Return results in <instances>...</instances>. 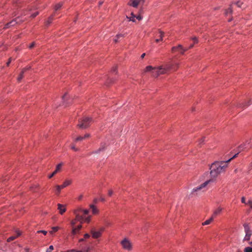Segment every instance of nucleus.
Wrapping results in <instances>:
<instances>
[{
	"label": "nucleus",
	"instance_id": "obj_1",
	"mask_svg": "<svg viewBox=\"0 0 252 252\" xmlns=\"http://www.w3.org/2000/svg\"><path fill=\"white\" fill-rule=\"evenodd\" d=\"M179 67V63H176L175 64L172 63H167L164 66H159L153 67L152 66L149 65L146 67L144 69L145 72H151V75L154 77H158L160 75L166 74L168 71L174 69L176 70Z\"/></svg>",
	"mask_w": 252,
	"mask_h": 252
},
{
	"label": "nucleus",
	"instance_id": "obj_2",
	"mask_svg": "<svg viewBox=\"0 0 252 252\" xmlns=\"http://www.w3.org/2000/svg\"><path fill=\"white\" fill-rule=\"evenodd\" d=\"M238 155V153L226 161H217L213 163L211 166V175L213 177H216L221 173L224 172L228 166V163L236 158Z\"/></svg>",
	"mask_w": 252,
	"mask_h": 252
},
{
	"label": "nucleus",
	"instance_id": "obj_3",
	"mask_svg": "<svg viewBox=\"0 0 252 252\" xmlns=\"http://www.w3.org/2000/svg\"><path fill=\"white\" fill-rule=\"evenodd\" d=\"M93 120L90 117H83L79 120L77 126L81 129H86L90 126Z\"/></svg>",
	"mask_w": 252,
	"mask_h": 252
},
{
	"label": "nucleus",
	"instance_id": "obj_4",
	"mask_svg": "<svg viewBox=\"0 0 252 252\" xmlns=\"http://www.w3.org/2000/svg\"><path fill=\"white\" fill-rule=\"evenodd\" d=\"M82 211L81 208H78L73 211V213L75 215V218L72 220L70 223L72 227H74V225L77 221H79L81 223L83 222L84 217L80 215V212Z\"/></svg>",
	"mask_w": 252,
	"mask_h": 252
},
{
	"label": "nucleus",
	"instance_id": "obj_5",
	"mask_svg": "<svg viewBox=\"0 0 252 252\" xmlns=\"http://www.w3.org/2000/svg\"><path fill=\"white\" fill-rule=\"evenodd\" d=\"M244 227V231L245 232V236L244 238V241H248L250 240L251 237L252 235V230L251 229L250 227L247 223H245L243 225Z\"/></svg>",
	"mask_w": 252,
	"mask_h": 252
},
{
	"label": "nucleus",
	"instance_id": "obj_6",
	"mask_svg": "<svg viewBox=\"0 0 252 252\" xmlns=\"http://www.w3.org/2000/svg\"><path fill=\"white\" fill-rule=\"evenodd\" d=\"M121 244L123 248L127 251H130L132 249L131 244L127 239H124L122 242Z\"/></svg>",
	"mask_w": 252,
	"mask_h": 252
},
{
	"label": "nucleus",
	"instance_id": "obj_7",
	"mask_svg": "<svg viewBox=\"0 0 252 252\" xmlns=\"http://www.w3.org/2000/svg\"><path fill=\"white\" fill-rule=\"evenodd\" d=\"M180 51L181 54L183 55L185 52L188 50V48H184L181 44H179L177 46H174L172 48L171 51L172 52H175L176 51Z\"/></svg>",
	"mask_w": 252,
	"mask_h": 252
},
{
	"label": "nucleus",
	"instance_id": "obj_8",
	"mask_svg": "<svg viewBox=\"0 0 252 252\" xmlns=\"http://www.w3.org/2000/svg\"><path fill=\"white\" fill-rule=\"evenodd\" d=\"M18 19H19V18H15V19L12 20L10 22H9L8 23H7L6 24H5L3 28L4 29H8V28H10L11 26H15L16 24L18 23V22H19L18 21Z\"/></svg>",
	"mask_w": 252,
	"mask_h": 252
},
{
	"label": "nucleus",
	"instance_id": "obj_9",
	"mask_svg": "<svg viewBox=\"0 0 252 252\" xmlns=\"http://www.w3.org/2000/svg\"><path fill=\"white\" fill-rule=\"evenodd\" d=\"M91 233L92 235V237L94 239H97L101 237V234L98 231H95L94 229H92Z\"/></svg>",
	"mask_w": 252,
	"mask_h": 252
},
{
	"label": "nucleus",
	"instance_id": "obj_10",
	"mask_svg": "<svg viewBox=\"0 0 252 252\" xmlns=\"http://www.w3.org/2000/svg\"><path fill=\"white\" fill-rule=\"evenodd\" d=\"M214 182L213 179H209L208 180L206 181L203 183L201 184L200 186H199V188L200 189V190H202L203 189L206 187V186L210 184V183H212Z\"/></svg>",
	"mask_w": 252,
	"mask_h": 252
},
{
	"label": "nucleus",
	"instance_id": "obj_11",
	"mask_svg": "<svg viewBox=\"0 0 252 252\" xmlns=\"http://www.w3.org/2000/svg\"><path fill=\"white\" fill-rule=\"evenodd\" d=\"M82 226L81 224L78 225L77 227H72L71 233L72 235H75L78 233L80 229L82 228Z\"/></svg>",
	"mask_w": 252,
	"mask_h": 252
},
{
	"label": "nucleus",
	"instance_id": "obj_12",
	"mask_svg": "<svg viewBox=\"0 0 252 252\" xmlns=\"http://www.w3.org/2000/svg\"><path fill=\"white\" fill-rule=\"evenodd\" d=\"M58 209L60 211V213L61 215H63L66 211L65 206L61 204H58Z\"/></svg>",
	"mask_w": 252,
	"mask_h": 252
},
{
	"label": "nucleus",
	"instance_id": "obj_13",
	"mask_svg": "<svg viewBox=\"0 0 252 252\" xmlns=\"http://www.w3.org/2000/svg\"><path fill=\"white\" fill-rule=\"evenodd\" d=\"M72 180L71 179H66L61 186L62 187H63V189L70 185L72 184Z\"/></svg>",
	"mask_w": 252,
	"mask_h": 252
},
{
	"label": "nucleus",
	"instance_id": "obj_14",
	"mask_svg": "<svg viewBox=\"0 0 252 252\" xmlns=\"http://www.w3.org/2000/svg\"><path fill=\"white\" fill-rule=\"evenodd\" d=\"M142 2L144 3V0H133L131 3L130 4V5L134 7H136L140 3Z\"/></svg>",
	"mask_w": 252,
	"mask_h": 252
},
{
	"label": "nucleus",
	"instance_id": "obj_15",
	"mask_svg": "<svg viewBox=\"0 0 252 252\" xmlns=\"http://www.w3.org/2000/svg\"><path fill=\"white\" fill-rule=\"evenodd\" d=\"M131 16H126V18L128 20V21H132L133 22H135V15L134 14L133 12H131L130 14Z\"/></svg>",
	"mask_w": 252,
	"mask_h": 252
},
{
	"label": "nucleus",
	"instance_id": "obj_16",
	"mask_svg": "<svg viewBox=\"0 0 252 252\" xmlns=\"http://www.w3.org/2000/svg\"><path fill=\"white\" fill-rule=\"evenodd\" d=\"M222 210V209L221 207H218L217 209H216L214 211L213 214L212 215V216H213V218H214L217 215L220 214L221 213Z\"/></svg>",
	"mask_w": 252,
	"mask_h": 252
},
{
	"label": "nucleus",
	"instance_id": "obj_17",
	"mask_svg": "<svg viewBox=\"0 0 252 252\" xmlns=\"http://www.w3.org/2000/svg\"><path fill=\"white\" fill-rule=\"evenodd\" d=\"M90 207L92 210L93 214L94 215L97 214L98 213V210L96 208V207L93 204H91L90 205Z\"/></svg>",
	"mask_w": 252,
	"mask_h": 252
},
{
	"label": "nucleus",
	"instance_id": "obj_18",
	"mask_svg": "<svg viewBox=\"0 0 252 252\" xmlns=\"http://www.w3.org/2000/svg\"><path fill=\"white\" fill-rule=\"evenodd\" d=\"M63 187L61 185H57L55 187V191L56 194L59 195L61 191V189H63Z\"/></svg>",
	"mask_w": 252,
	"mask_h": 252
},
{
	"label": "nucleus",
	"instance_id": "obj_19",
	"mask_svg": "<svg viewBox=\"0 0 252 252\" xmlns=\"http://www.w3.org/2000/svg\"><path fill=\"white\" fill-rule=\"evenodd\" d=\"M201 190H200V189L199 188V187H197L195 188H194L192 191H191V195H194V194H196L197 195V192Z\"/></svg>",
	"mask_w": 252,
	"mask_h": 252
},
{
	"label": "nucleus",
	"instance_id": "obj_20",
	"mask_svg": "<svg viewBox=\"0 0 252 252\" xmlns=\"http://www.w3.org/2000/svg\"><path fill=\"white\" fill-rule=\"evenodd\" d=\"M214 220L213 216H212L209 219L205 220L204 222L202 223L203 225L209 224Z\"/></svg>",
	"mask_w": 252,
	"mask_h": 252
},
{
	"label": "nucleus",
	"instance_id": "obj_21",
	"mask_svg": "<svg viewBox=\"0 0 252 252\" xmlns=\"http://www.w3.org/2000/svg\"><path fill=\"white\" fill-rule=\"evenodd\" d=\"M62 6H63V3L62 2H59V3H57V4H56L55 5V7H54V10H55V11H57L58 10H59L62 7Z\"/></svg>",
	"mask_w": 252,
	"mask_h": 252
},
{
	"label": "nucleus",
	"instance_id": "obj_22",
	"mask_svg": "<svg viewBox=\"0 0 252 252\" xmlns=\"http://www.w3.org/2000/svg\"><path fill=\"white\" fill-rule=\"evenodd\" d=\"M54 16V15L53 14L49 17L48 19L46 22V25L47 26L49 25L52 22V21L53 20Z\"/></svg>",
	"mask_w": 252,
	"mask_h": 252
},
{
	"label": "nucleus",
	"instance_id": "obj_23",
	"mask_svg": "<svg viewBox=\"0 0 252 252\" xmlns=\"http://www.w3.org/2000/svg\"><path fill=\"white\" fill-rule=\"evenodd\" d=\"M159 32L160 33V35H159L160 39H157L156 40V42H158L159 41H162V40H163V37L164 34V32H163L162 31H160Z\"/></svg>",
	"mask_w": 252,
	"mask_h": 252
},
{
	"label": "nucleus",
	"instance_id": "obj_24",
	"mask_svg": "<svg viewBox=\"0 0 252 252\" xmlns=\"http://www.w3.org/2000/svg\"><path fill=\"white\" fill-rule=\"evenodd\" d=\"M105 148V147L104 146H102L98 150L93 152L92 154H98L100 152L103 151L104 150Z\"/></svg>",
	"mask_w": 252,
	"mask_h": 252
},
{
	"label": "nucleus",
	"instance_id": "obj_25",
	"mask_svg": "<svg viewBox=\"0 0 252 252\" xmlns=\"http://www.w3.org/2000/svg\"><path fill=\"white\" fill-rule=\"evenodd\" d=\"M63 165V163L62 162L58 164L57 166H56V169L55 171H56L57 173L58 172H59L61 169V168L62 167V166Z\"/></svg>",
	"mask_w": 252,
	"mask_h": 252
},
{
	"label": "nucleus",
	"instance_id": "obj_26",
	"mask_svg": "<svg viewBox=\"0 0 252 252\" xmlns=\"http://www.w3.org/2000/svg\"><path fill=\"white\" fill-rule=\"evenodd\" d=\"M124 37V35L122 34H118L116 35L115 38L114 39V41L115 43H117L118 42V39L120 37Z\"/></svg>",
	"mask_w": 252,
	"mask_h": 252
},
{
	"label": "nucleus",
	"instance_id": "obj_27",
	"mask_svg": "<svg viewBox=\"0 0 252 252\" xmlns=\"http://www.w3.org/2000/svg\"><path fill=\"white\" fill-rule=\"evenodd\" d=\"M24 72L23 71H21L20 74H19V76L17 78V81L18 82H20L21 81V80L23 79V78L24 77Z\"/></svg>",
	"mask_w": 252,
	"mask_h": 252
},
{
	"label": "nucleus",
	"instance_id": "obj_28",
	"mask_svg": "<svg viewBox=\"0 0 252 252\" xmlns=\"http://www.w3.org/2000/svg\"><path fill=\"white\" fill-rule=\"evenodd\" d=\"M232 13V8L230 6L227 10H226L225 14L226 15H228L229 14H231Z\"/></svg>",
	"mask_w": 252,
	"mask_h": 252
},
{
	"label": "nucleus",
	"instance_id": "obj_29",
	"mask_svg": "<svg viewBox=\"0 0 252 252\" xmlns=\"http://www.w3.org/2000/svg\"><path fill=\"white\" fill-rule=\"evenodd\" d=\"M59 229L58 226H55L52 228V230L50 231V234H53L54 232H57Z\"/></svg>",
	"mask_w": 252,
	"mask_h": 252
},
{
	"label": "nucleus",
	"instance_id": "obj_30",
	"mask_svg": "<svg viewBox=\"0 0 252 252\" xmlns=\"http://www.w3.org/2000/svg\"><path fill=\"white\" fill-rule=\"evenodd\" d=\"M244 252H252V247H246L244 250Z\"/></svg>",
	"mask_w": 252,
	"mask_h": 252
},
{
	"label": "nucleus",
	"instance_id": "obj_31",
	"mask_svg": "<svg viewBox=\"0 0 252 252\" xmlns=\"http://www.w3.org/2000/svg\"><path fill=\"white\" fill-rule=\"evenodd\" d=\"M85 139V137H83V136H79L76 138L74 140L75 142L80 141H82L83 140Z\"/></svg>",
	"mask_w": 252,
	"mask_h": 252
},
{
	"label": "nucleus",
	"instance_id": "obj_32",
	"mask_svg": "<svg viewBox=\"0 0 252 252\" xmlns=\"http://www.w3.org/2000/svg\"><path fill=\"white\" fill-rule=\"evenodd\" d=\"M17 238V236H11L10 237H9L7 239V242H10L14 240H15V239Z\"/></svg>",
	"mask_w": 252,
	"mask_h": 252
},
{
	"label": "nucleus",
	"instance_id": "obj_33",
	"mask_svg": "<svg viewBox=\"0 0 252 252\" xmlns=\"http://www.w3.org/2000/svg\"><path fill=\"white\" fill-rule=\"evenodd\" d=\"M90 221H91V217L90 216H89L85 218H84L83 222H86L87 223H89Z\"/></svg>",
	"mask_w": 252,
	"mask_h": 252
},
{
	"label": "nucleus",
	"instance_id": "obj_34",
	"mask_svg": "<svg viewBox=\"0 0 252 252\" xmlns=\"http://www.w3.org/2000/svg\"><path fill=\"white\" fill-rule=\"evenodd\" d=\"M235 4L238 7H242V5L243 4V2L240 1H238L236 2Z\"/></svg>",
	"mask_w": 252,
	"mask_h": 252
},
{
	"label": "nucleus",
	"instance_id": "obj_35",
	"mask_svg": "<svg viewBox=\"0 0 252 252\" xmlns=\"http://www.w3.org/2000/svg\"><path fill=\"white\" fill-rule=\"evenodd\" d=\"M89 210H87V209H82V211L80 212V214L81 213H83V214L84 215H87L88 213H89Z\"/></svg>",
	"mask_w": 252,
	"mask_h": 252
},
{
	"label": "nucleus",
	"instance_id": "obj_36",
	"mask_svg": "<svg viewBox=\"0 0 252 252\" xmlns=\"http://www.w3.org/2000/svg\"><path fill=\"white\" fill-rule=\"evenodd\" d=\"M31 68V66H27L26 67L23 68L22 69V71L25 73L27 70H30Z\"/></svg>",
	"mask_w": 252,
	"mask_h": 252
},
{
	"label": "nucleus",
	"instance_id": "obj_37",
	"mask_svg": "<svg viewBox=\"0 0 252 252\" xmlns=\"http://www.w3.org/2000/svg\"><path fill=\"white\" fill-rule=\"evenodd\" d=\"M204 143V137H202L198 141V144L201 145Z\"/></svg>",
	"mask_w": 252,
	"mask_h": 252
},
{
	"label": "nucleus",
	"instance_id": "obj_38",
	"mask_svg": "<svg viewBox=\"0 0 252 252\" xmlns=\"http://www.w3.org/2000/svg\"><path fill=\"white\" fill-rule=\"evenodd\" d=\"M71 149H72L73 150H74V151H79V149L75 147V145L74 144H72L71 145Z\"/></svg>",
	"mask_w": 252,
	"mask_h": 252
},
{
	"label": "nucleus",
	"instance_id": "obj_39",
	"mask_svg": "<svg viewBox=\"0 0 252 252\" xmlns=\"http://www.w3.org/2000/svg\"><path fill=\"white\" fill-rule=\"evenodd\" d=\"M37 233H43L44 235H46L47 233V231H45V230H38L37 231Z\"/></svg>",
	"mask_w": 252,
	"mask_h": 252
},
{
	"label": "nucleus",
	"instance_id": "obj_40",
	"mask_svg": "<svg viewBox=\"0 0 252 252\" xmlns=\"http://www.w3.org/2000/svg\"><path fill=\"white\" fill-rule=\"evenodd\" d=\"M54 247L53 246H49V248L47 250L46 252H50L53 250Z\"/></svg>",
	"mask_w": 252,
	"mask_h": 252
},
{
	"label": "nucleus",
	"instance_id": "obj_41",
	"mask_svg": "<svg viewBox=\"0 0 252 252\" xmlns=\"http://www.w3.org/2000/svg\"><path fill=\"white\" fill-rule=\"evenodd\" d=\"M193 41H194V44H196V43H197L198 42V39L196 37H193L191 38Z\"/></svg>",
	"mask_w": 252,
	"mask_h": 252
},
{
	"label": "nucleus",
	"instance_id": "obj_42",
	"mask_svg": "<svg viewBox=\"0 0 252 252\" xmlns=\"http://www.w3.org/2000/svg\"><path fill=\"white\" fill-rule=\"evenodd\" d=\"M39 14L38 12H36L34 13H33L31 15V17H32V18H34L37 15H38Z\"/></svg>",
	"mask_w": 252,
	"mask_h": 252
},
{
	"label": "nucleus",
	"instance_id": "obj_43",
	"mask_svg": "<svg viewBox=\"0 0 252 252\" xmlns=\"http://www.w3.org/2000/svg\"><path fill=\"white\" fill-rule=\"evenodd\" d=\"M105 230V228L104 227H101L100 228L99 230H98L100 233L102 234L103 232Z\"/></svg>",
	"mask_w": 252,
	"mask_h": 252
},
{
	"label": "nucleus",
	"instance_id": "obj_44",
	"mask_svg": "<svg viewBox=\"0 0 252 252\" xmlns=\"http://www.w3.org/2000/svg\"><path fill=\"white\" fill-rule=\"evenodd\" d=\"M57 173V172L56 171H54L51 175L49 176V178H51Z\"/></svg>",
	"mask_w": 252,
	"mask_h": 252
},
{
	"label": "nucleus",
	"instance_id": "obj_45",
	"mask_svg": "<svg viewBox=\"0 0 252 252\" xmlns=\"http://www.w3.org/2000/svg\"><path fill=\"white\" fill-rule=\"evenodd\" d=\"M135 18H136L138 20L140 21L142 20V17L140 15H138L137 16L135 15Z\"/></svg>",
	"mask_w": 252,
	"mask_h": 252
},
{
	"label": "nucleus",
	"instance_id": "obj_46",
	"mask_svg": "<svg viewBox=\"0 0 252 252\" xmlns=\"http://www.w3.org/2000/svg\"><path fill=\"white\" fill-rule=\"evenodd\" d=\"M35 46V42H32L29 46V48L30 49L32 48Z\"/></svg>",
	"mask_w": 252,
	"mask_h": 252
},
{
	"label": "nucleus",
	"instance_id": "obj_47",
	"mask_svg": "<svg viewBox=\"0 0 252 252\" xmlns=\"http://www.w3.org/2000/svg\"><path fill=\"white\" fill-rule=\"evenodd\" d=\"M113 190H112V189H109V190H108V195H109V196H112V194H113Z\"/></svg>",
	"mask_w": 252,
	"mask_h": 252
},
{
	"label": "nucleus",
	"instance_id": "obj_48",
	"mask_svg": "<svg viewBox=\"0 0 252 252\" xmlns=\"http://www.w3.org/2000/svg\"><path fill=\"white\" fill-rule=\"evenodd\" d=\"M247 204H249L250 206V207L252 209V200H249L248 202L246 203Z\"/></svg>",
	"mask_w": 252,
	"mask_h": 252
},
{
	"label": "nucleus",
	"instance_id": "obj_49",
	"mask_svg": "<svg viewBox=\"0 0 252 252\" xmlns=\"http://www.w3.org/2000/svg\"><path fill=\"white\" fill-rule=\"evenodd\" d=\"M90 237V235L88 233H86V234H84V239H88Z\"/></svg>",
	"mask_w": 252,
	"mask_h": 252
},
{
	"label": "nucleus",
	"instance_id": "obj_50",
	"mask_svg": "<svg viewBox=\"0 0 252 252\" xmlns=\"http://www.w3.org/2000/svg\"><path fill=\"white\" fill-rule=\"evenodd\" d=\"M12 61V58H10L9 59H8V62L6 63V65L7 66H8L9 65V64Z\"/></svg>",
	"mask_w": 252,
	"mask_h": 252
},
{
	"label": "nucleus",
	"instance_id": "obj_51",
	"mask_svg": "<svg viewBox=\"0 0 252 252\" xmlns=\"http://www.w3.org/2000/svg\"><path fill=\"white\" fill-rule=\"evenodd\" d=\"M117 66H114V67L112 68V69H111V71H112V72H115V71H117Z\"/></svg>",
	"mask_w": 252,
	"mask_h": 252
},
{
	"label": "nucleus",
	"instance_id": "obj_52",
	"mask_svg": "<svg viewBox=\"0 0 252 252\" xmlns=\"http://www.w3.org/2000/svg\"><path fill=\"white\" fill-rule=\"evenodd\" d=\"M90 134L86 133L85 134V135L83 136V137H85V139H86V138H88L90 137Z\"/></svg>",
	"mask_w": 252,
	"mask_h": 252
},
{
	"label": "nucleus",
	"instance_id": "obj_53",
	"mask_svg": "<svg viewBox=\"0 0 252 252\" xmlns=\"http://www.w3.org/2000/svg\"><path fill=\"white\" fill-rule=\"evenodd\" d=\"M241 201L243 203H246L245 202V198L244 197H242V198H241Z\"/></svg>",
	"mask_w": 252,
	"mask_h": 252
},
{
	"label": "nucleus",
	"instance_id": "obj_54",
	"mask_svg": "<svg viewBox=\"0 0 252 252\" xmlns=\"http://www.w3.org/2000/svg\"><path fill=\"white\" fill-rule=\"evenodd\" d=\"M17 235L15 236H17V238L18 237L21 235V232L19 231H16Z\"/></svg>",
	"mask_w": 252,
	"mask_h": 252
},
{
	"label": "nucleus",
	"instance_id": "obj_55",
	"mask_svg": "<svg viewBox=\"0 0 252 252\" xmlns=\"http://www.w3.org/2000/svg\"><path fill=\"white\" fill-rule=\"evenodd\" d=\"M67 94H64L63 96V97H62L63 99V100H64L65 98L67 96Z\"/></svg>",
	"mask_w": 252,
	"mask_h": 252
},
{
	"label": "nucleus",
	"instance_id": "obj_56",
	"mask_svg": "<svg viewBox=\"0 0 252 252\" xmlns=\"http://www.w3.org/2000/svg\"><path fill=\"white\" fill-rule=\"evenodd\" d=\"M25 251L26 252H30V249L28 248H25Z\"/></svg>",
	"mask_w": 252,
	"mask_h": 252
},
{
	"label": "nucleus",
	"instance_id": "obj_57",
	"mask_svg": "<svg viewBox=\"0 0 252 252\" xmlns=\"http://www.w3.org/2000/svg\"><path fill=\"white\" fill-rule=\"evenodd\" d=\"M194 46V44H191L189 48H187L189 49L192 48Z\"/></svg>",
	"mask_w": 252,
	"mask_h": 252
},
{
	"label": "nucleus",
	"instance_id": "obj_58",
	"mask_svg": "<svg viewBox=\"0 0 252 252\" xmlns=\"http://www.w3.org/2000/svg\"><path fill=\"white\" fill-rule=\"evenodd\" d=\"M145 53H143V54H142L141 55V58H144V57H145Z\"/></svg>",
	"mask_w": 252,
	"mask_h": 252
},
{
	"label": "nucleus",
	"instance_id": "obj_59",
	"mask_svg": "<svg viewBox=\"0 0 252 252\" xmlns=\"http://www.w3.org/2000/svg\"><path fill=\"white\" fill-rule=\"evenodd\" d=\"M83 197V195H80L79 197H78V199L79 200H81Z\"/></svg>",
	"mask_w": 252,
	"mask_h": 252
},
{
	"label": "nucleus",
	"instance_id": "obj_60",
	"mask_svg": "<svg viewBox=\"0 0 252 252\" xmlns=\"http://www.w3.org/2000/svg\"><path fill=\"white\" fill-rule=\"evenodd\" d=\"M103 3V1H99L98 3L99 6H101Z\"/></svg>",
	"mask_w": 252,
	"mask_h": 252
},
{
	"label": "nucleus",
	"instance_id": "obj_61",
	"mask_svg": "<svg viewBox=\"0 0 252 252\" xmlns=\"http://www.w3.org/2000/svg\"><path fill=\"white\" fill-rule=\"evenodd\" d=\"M84 239H84V238H81V239H80L79 240V241L80 242H82V241H83L84 240Z\"/></svg>",
	"mask_w": 252,
	"mask_h": 252
},
{
	"label": "nucleus",
	"instance_id": "obj_62",
	"mask_svg": "<svg viewBox=\"0 0 252 252\" xmlns=\"http://www.w3.org/2000/svg\"><path fill=\"white\" fill-rule=\"evenodd\" d=\"M38 187H39V186H38V185H35V186H34V188H35V189L38 188Z\"/></svg>",
	"mask_w": 252,
	"mask_h": 252
},
{
	"label": "nucleus",
	"instance_id": "obj_63",
	"mask_svg": "<svg viewBox=\"0 0 252 252\" xmlns=\"http://www.w3.org/2000/svg\"><path fill=\"white\" fill-rule=\"evenodd\" d=\"M100 200L102 201H104L105 200V199L103 198H101Z\"/></svg>",
	"mask_w": 252,
	"mask_h": 252
},
{
	"label": "nucleus",
	"instance_id": "obj_64",
	"mask_svg": "<svg viewBox=\"0 0 252 252\" xmlns=\"http://www.w3.org/2000/svg\"><path fill=\"white\" fill-rule=\"evenodd\" d=\"M250 245H252V241H251V242H250Z\"/></svg>",
	"mask_w": 252,
	"mask_h": 252
}]
</instances>
